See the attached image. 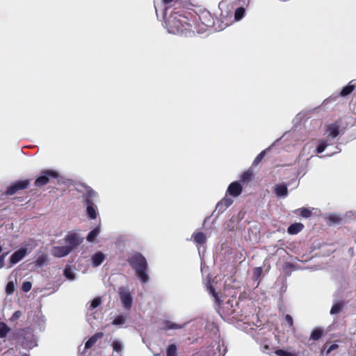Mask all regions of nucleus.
<instances>
[{"mask_svg":"<svg viewBox=\"0 0 356 356\" xmlns=\"http://www.w3.org/2000/svg\"><path fill=\"white\" fill-rule=\"evenodd\" d=\"M168 32L172 34H183L188 30L190 24L187 18L181 15H171L166 22Z\"/></svg>","mask_w":356,"mask_h":356,"instance_id":"obj_1","label":"nucleus"},{"mask_svg":"<svg viewBox=\"0 0 356 356\" xmlns=\"http://www.w3.org/2000/svg\"><path fill=\"white\" fill-rule=\"evenodd\" d=\"M327 134L328 138L321 141L317 147L318 153L323 152L328 145L332 143V139L336 138L339 134V126L337 124H331L327 130Z\"/></svg>","mask_w":356,"mask_h":356,"instance_id":"obj_2","label":"nucleus"},{"mask_svg":"<svg viewBox=\"0 0 356 356\" xmlns=\"http://www.w3.org/2000/svg\"><path fill=\"white\" fill-rule=\"evenodd\" d=\"M326 219L331 222H337L339 221L356 220V212L353 211H347L346 213L341 215L338 213H329Z\"/></svg>","mask_w":356,"mask_h":356,"instance_id":"obj_3","label":"nucleus"},{"mask_svg":"<svg viewBox=\"0 0 356 356\" xmlns=\"http://www.w3.org/2000/svg\"><path fill=\"white\" fill-rule=\"evenodd\" d=\"M177 0H154V7L156 15L161 13L163 17L165 18L166 15V10L174 6Z\"/></svg>","mask_w":356,"mask_h":356,"instance_id":"obj_4","label":"nucleus"},{"mask_svg":"<svg viewBox=\"0 0 356 356\" xmlns=\"http://www.w3.org/2000/svg\"><path fill=\"white\" fill-rule=\"evenodd\" d=\"M59 175L58 172L54 170H47L42 172L35 181L37 186H42L47 184L50 178H56Z\"/></svg>","mask_w":356,"mask_h":356,"instance_id":"obj_5","label":"nucleus"},{"mask_svg":"<svg viewBox=\"0 0 356 356\" xmlns=\"http://www.w3.org/2000/svg\"><path fill=\"white\" fill-rule=\"evenodd\" d=\"M29 184V180H21L15 182L10 186H9L6 191L7 195H13L15 194L18 190H22L26 188Z\"/></svg>","mask_w":356,"mask_h":356,"instance_id":"obj_6","label":"nucleus"},{"mask_svg":"<svg viewBox=\"0 0 356 356\" xmlns=\"http://www.w3.org/2000/svg\"><path fill=\"white\" fill-rule=\"evenodd\" d=\"M294 213L297 215H300L303 218H309V216L312 215H318L320 213V211H318V209L315 208H300L296 211H294Z\"/></svg>","mask_w":356,"mask_h":356,"instance_id":"obj_7","label":"nucleus"},{"mask_svg":"<svg viewBox=\"0 0 356 356\" xmlns=\"http://www.w3.org/2000/svg\"><path fill=\"white\" fill-rule=\"evenodd\" d=\"M86 203L93 204V201L98 198V194L96 191L92 189L90 187H86V191L83 195Z\"/></svg>","mask_w":356,"mask_h":356,"instance_id":"obj_8","label":"nucleus"},{"mask_svg":"<svg viewBox=\"0 0 356 356\" xmlns=\"http://www.w3.org/2000/svg\"><path fill=\"white\" fill-rule=\"evenodd\" d=\"M242 192V186L238 181L232 182L228 186L227 193L233 197L238 196Z\"/></svg>","mask_w":356,"mask_h":356,"instance_id":"obj_9","label":"nucleus"},{"mask_svg":"<svg viewBox=\"0 0 356 356\" xmlns=\"http://www.w3.org/2000/svg\"><path fill=\"white\" fill-rule=\"evenodd\" d=\"M86 213L88 217L91 220H97L98 216L97 207L93 204H86Z\"/></svg>","mask_w":356,"mask_h":356,"instance_id":"obj_10","label":"nucleus"},{"mask_svg":"<svg viewBox=\"0 0 356 356\" xmlns=\"http://www.w3.org/2000/svg\"><path fill=\"white\" fill-rule=\"evenodd\" d=\"M232 203L233 200L227 195H225V197L218 203L216 209H218L219 211H222L228 208Z\"/></svg>","mask_w":356,"mask_h":356,"instance_id":"obj_11","label":"nucleus"},{"mask_svg":"<svg viewBox=\"0 0 356 356\" xmlns=\"http://www.w3.org/2000/svg\"><path fill=\"white\" fill-rule=\"evenodd\" d=\"M273 191L275 195L278 197H286L288 194L287 186L284 184L275 185Z\"/></svg>","mask_w":356,"mask_h":356,"instance_id":"obj_12","label":"nucleus"},{"mask_svg":"<svg viewBox=\"0 0 356 356\" xmlns=\"http://www.w3.org/2000/svg\"><path fill=\"white\" fill-rule=\"evenodd\" d=\"M356 88V79L352 80L348 86L344 87L340 92V95L345 97L350 94Z\"/></svg>","mask_w":356,"mask_h":356,"instance_id":"obj_13","label":"nucleus"},{"mask_svg":"<svg viewBox=\"0 0 356 356\" xmlns=\"http://www.w3.org/2000/svg\"><path fill=\"white\" fill-rule=\"evenodd\" d=\"M244 14H245V9L243 8H238L235 11V15H234L235 19L237 21L241 19L243 17Z\"/></svg>","mask_w":356,"mask_h":356,"instance_id":"obj_14","label":"nucleus"},{"mask_svg":"<svg viewBox=\"0 0 356 356\" xmlns=\"http://www.w3.org/2000/svg\"><path fill=\"white\" fill-rule=\"evenodd\" d=\"M266 154V151H262L260 154L257 155V156L255 158L254 161H253L254 165H257L259 163V162L263 159L264 155Z\"/></svg>","mask_w":356,"mask_h":356,"instance_id":"obj_15","label":"nucleus"},{"mask_svg":"<svg viewBox=\"0 0 356 356\" xmlns=\"http://www.w3.org/2000/svg\"><path fill=\"white\" fill-rule=\"evenodd\" d=\"M251 177V173L249 172H245L242 177H241V179L243 180V181H245V180H248Z\"/></svg>","mask_w":356,"mask_h":356,"instance_id":"obj_16","label":"nucleus"}]
</instances>
